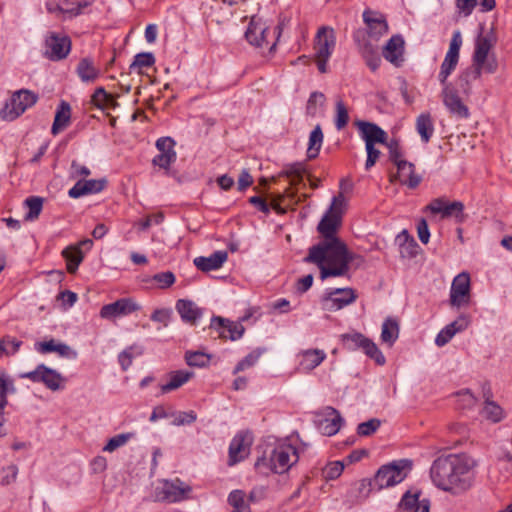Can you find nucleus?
Wrapping results in <instances>:
<instances>
[{"mask_svg":"<svg viewBox=\"0 0 512 512\" xmlns=\"http://www.w3.org/2000/svg\"><path fill=\"white\" fill-rule=\"evenodd\" d=\"M303 261L317 265L322 280L346 276L351 267L358 269L364 264V258L351 252L341 239L321 240L309 248Z\"/></svg>","mask_w":512,"mask_h":512,"instance_id":"obj_1","label":"nucleus"},{"mask_svg":"<svg viewBox=\"0 0 512 512\" xmlns=\"http://www.w3.org/2000/svg\"><path fill=\"white\" fill-rule=\"evenodd\" d=\"M475 466V460L468 455L450 454L434 460L430 476L436 487L459 496L473 486Z\"/></svg>","mask_w":512,"mask_h":512,"instance_id":"obj_2","label":"nucleus"},{"mask_svg":"<svg viewBox=\"0 0 512 512\" xmlns=\"http://www.w3.org/2000/svg\"><path fill=\"white\" fill-rule=\"evenodd\" d=\"M299 455L296 447L286 442H279L258 457L256 469L263 473L284 474L298 462Z\"/></svg>","mask_w":512,"mask_h":512,"instance_id":"obj_3","label":"nucleus"},{"mask_svg":"<svg viewBox=\"0 0 512 512\" xmlns=\"http://www.w3.org/2000/svg\"><path fill=\"white\" fill-rule=\"evenodd\" d=\"M346 206V199L339 193L332 199V203L318 223L317 230L323 237L322 240L340 239L336 232L341 226L342 214Z\"/></svg>","mask_w":512,"mask_h":512,"instance_id":"obj_4","label":"nucleus"},{"mask_svg":"<svg viewBox=\"0 0 512 512\" xmlns=\"http://www.w3.org/2000/svg\"><path fill=\"white\" fill-rule=\"evenodd\" d=\"M340 340L345 349L354 351L361 349L369 358L373 359L378 365H384L385 356L378 349L377 345L369 338L359 332H350L340 335Z\"/></svg>","mask_w":512,"mask_h":512,"instance_id":"obj_5","label":"nucleus"},{"mask_svg":"<svg viewBox=\"0 0 512 512\" xmlns=\"http://www.w3.org/2000/svg\"><path fill=\"white\" fill-rule=\"evenodd\" d=\"M38 100V96L26 89L16 91L9 102L0 110V118L5 121H13L32 107Z\"/></svg>","mask_w":512,"mask_h":512,"instance_id":"obj_6","label":"nucleus"},{"mask_svg":"<svg viewBox=\"0 0 512 512\" xmlns=\"http://www.w3.org/2000/svg\"><path fill=\"white\" fill-rule=\"evenodd\" d=\"M336 45V37L334 34V30L329 27H321L316 35V62L318 70L321 73H325L327 71V62L335 48Z\"/></svg>","mask_w":512,"mask_h":512,"instance_id":"obj_7","label":"nucleus"},{"mask_svg":"<svg viewBox=\"0 0 512 512\" xmlns=\"http://www.w3.org/2000/svg\"><path fill=\"white\" fill-rule=\"evenodd\" d=\"M20 378L29 379L34 383H42L52 391L62 389L65 382V378L59 372L44 364H39L33 371L21 373Z\"/></svg>","mask_w":512,"mask_h":512,"instance_id":"obj_8","label":"nucleus"},{"mask_svg":"<svg viewBox=\"0 0 512 512\" xmlns=\"http://www.w3.org/2000/svg\"><path fill=\"white\" fill-rule=\"evenodd\" d=\"M385 145L389 150V159L397 166V170L401 172L409 170V180H402V184L411 189L416 188L421 182V177L415 174L414 164L403 159V152L398 140L392 139L389 142L386 141Z\"/></svg>","mask_w":512,"mask_h":512,"instance_id":"obj_9","label":"nucleus"},{"mask_svg":"<svg viewBox=\"0 0 512 512\" xmlns=\"http://www.w3.org/2000/svg\"><path fill=\"white\" fill-rule=\"evenodd\" d=\"M462 45V37L460 31H455L453 33L452 39L450 41L449 49L445 55V58L440 66V71L438 74V80L442 86L451 85L449 83L448 77L455 70L458 61H459V52L460 47Z\"/></svg>","mask_w":512,"mask_h":512,"instance_id":"obj_10","label":"nucleus"},{"mask_svg":"<svg viewBox=\"0 0 512 512\" xmlns=\"http://www.w3.org/2000/svg\"><path fill=\"white\" fill-rule=\"evenodd\" d=\"M344 419L339 411L331 406L316 413L314 423L318 431L325 436L335 435L341 428Z\"/></svg>","mask_w":512,"mask_h":512,"instance_id":"obj_11","label":"nucleus"},{"mask_svg":"<svg viewBox=\"0 0 512 512\" xmlns=\"http://www.w3.org/2000/svg\"><path fill=\"white\" fill-rule=\"evenodd\" d=\"M425 210L433 215L440 214L443 219L454 217L458 222L464 220V204L461 201L450 202L445 197H438L431 200Z\"/></svg>","mask_w":512,"mask_h":512,"instance_id":"obj_12","label":"nucleus"},{"mask_svg":"<svg viewBox=\"0 0 512 512\" xmlns=\"http://www.w3.org/2000/svg\"><path fill=\"white\" fill-rule=\"evenodd\" d=\"M470 300V277L468 273L458 274L452 281L450 289V304L460 308L468 305Z\"/></svg>","mask_w":512,"mask_h":512,"instance_id":"obj_13","label":"nucleus"},{"mask_svg":"<svg viewBox=\"0 0 512 512\" xmlns=\"http://www.w3.org/2000/svg\"><path fill=\"white\" fill-rule=\"evenodd\" d=\"M405 478L403 468L397 464H389L382 466L376 473L374 486L379 491L383 488L394 486L402 482Z\"/></svg>","mask_w":512,"mask_h":512,"instance_id":"obj_14","label":"nucleus"},{"mask_svg":"<svg viewBox=\"0 0 512 512\" xmlns=\"http://www.w3.org/2000/svg\"><path fill=\"white\" fill-rule=\"evenodd\" d=\"M356 298V292L352 288H335L325 294L323 302L328 310H340L353 303Z\"/></svg>","mask_w":512,"mask_h":512,"instance_id":"obj_15","label":"nucleus"},{"mask_svg":"<svg viewBox=\"0 0 512 512\" xmlns=\"http://www.w3.org/2000/svg\"><path fill=\"white\" fill-rule=\"evenodd\" d=\"M441 97L444 106L451 115L461 119L469 117L470 113L468 107L462 102L452 85L442 86Z\"/></svg>","mask_w":512,"mask_h":512,"instance_id":"obj_16","label":"nucleus"},{"mask_svg":"<svg viewBox=\"0 0 512 512\" xmlns=\"http://www.w3.org/2000/svg\"><path fill=\"white\" fill-rule=\"evenodd\" d=\"M140 309V306L131 298H121L113 303L104 305L100 310V316L104 319H113L129 315Z\"/></svg>","mask_w":512,"mask_h":512,"instance_id":"obj_17","label":"nucleus"},{"mask_svg":"<svg viewBox=\"0 0 512 512\" xmlns=\"http://www.w3.org/2000/svg\"><path fill=\"white\" fill-rule=\"evenodd\" d=\"M48 50L46 54L53 61L62 60L67 57L71 49V41L67 36L59 37L51 33L45 40Z\"/></svg>","mask_w":512,"mask_h":512,"instance_id":"obj_18","label":"nucleus"},{"mask_svg":"<svg viewBox=\"0 0 512 512\" xmlns=\"http://www.w3.org/2000/svg\"><path fill=\"white\" fill-rule=\"evenodd\" d=\"M93 246V241L91 239H84L75 245H70L66 247L62 251V256L65 258L67 262V271L70 274H74L80 263L83 261L84 254L82 252V248L86 250H90Z\"/></svg>","mask_w":512,"mask_h":512,"instance_id":"obj_19","label":"nucleus"},{"mask_svg":"<svg viewBox=\"0 0 512 512\" xmlns=\"http://www.w3.org/2000/svg\"><path fill=\"white\" fill-rule=\"evenodd\" d=\"M191 491L189 486H185L180 480L165 481L158 493V498L170 503L178 502L186 498Z\"/></svg>","mask_w":512,"mask_h":512,"instance_id":"obj_20","label":"nucleus"},{"mask_svg":"<svg viewBox=\"0 0 512 512\" xmlns=\"http://www.w3.org/2000/svg\"><path fill=\"white\" fill-rule=\"evenodd\" d=\"M356 125L359 129L361 138L365 141V145H375L376 143L385 144L387 141V133L377 124L366 121H358Z\"/></svg>","mask_w":512,"mask_h":512,"instance_id":"obj_21","label":"nucleus"},{"mask_svg":"<svg viewBox=\"0 0 512 512\" xmlns=\"http://www.w3.org/2000/svg\"><path fill=\"white\" fill-rule=\"evenodd\" d=\"M35 349L40 354L57 353L60 357L74 360L78 357L77 351L72 349L69 345L57 342L54 339L48 341L37 342Z\"/></svg>","mask_w":512,"mask_h":512,"instance_id":"obj_22","label":"nucleus"},{"mask_svg":"<svg viewBox=\"0 0 512 512\" xmlns=\"http://www.w3.org/2000/svg\"><path fill=\"white\" fill-rule=\"evenodd\" d=\"M283 176H286L290 179L291 185H297L301 183L304 179V177L307 175V178L310 182L311 188L315 189L319 186L320 180L313 177L310 174H307L306 167L303 163L296 162L292 164H288L284 167L281 174Z\"/></svg>","mask_w":512,"mask_h":512,"instance_id":"obj_23","label":"nucleus"},{"mask_svg":"<svg viewBox=\"0 0 512 512\" xmlns=\"http://www.w3.org/2000/svg\"><path fill=\"white\" fill-rule=\"evenodd\" d=\"M404 44L405 42L401 35L392 36L384 46L383 57L396 67H399L404 60Z\"/></svg>","mask_w":512,"mask_h":512,"instance_id":"obj_24","label":"nucleus"},{"mask_svg":"<svg viewBox=\"0 0 512 512\" xmlns=\"http://www.w3.org/2000/svg\"><path fill=\"white\" fill-rule=\"evenodd\" d=\"M267 32L268 28L265 23H263L261 19H256L253 17L245 32V37L251 45L256 47H263L269 43L266 39Z\"/></svg>","mask_w":512,"mask_h":512,"instance_id":"obj_25","label":"nucleus"},{"mask_svg":"<svg viewBox=\"0 0 512 512\" xmlns=\"http://www.w3.org/2000/svg\"><path fill=\"white\" fill-rule=\"evenodd\" d=\"M251 440L243 434H237L229 445V465H234L247 457Z\"/></svg>","mask_w":512,"mask_h":512,"instance_id":"obj_26","label":"nucleus"},{"mask_svg":"<svg viewBox=\"0 0 512 512\" xmlns=\"http://www.w3.org/2000/svg\"><path fill=\"white\" fill-rule=\"evenodd\" d=\"M106 185L105 179L79 180L69 191L71 198H79L88 194L101 192Z\"/></svg>","mask_w":512,"mask_h":512,"instance_id":"obj_27","label":"nucleus"},{"mask_svg":"<svg viewBox=\"0 0 512 512\" xmlns=\"http://www.w3.org/2000/svg\"><path fill=\"white\" fill-rule=\"evenodd\" d=\"M228 258L226 251H215L208 257L199 256L193 260L194 265L202 272L217 270L222 267Z\"/></svg>","mask_w":512,"mask_h":512,"instance_id":"obj_28","label":"nucleus"},{"mask_svg":"<svg viewBox=\"0 0 512 512\" xmlns=\"http://www.w3.org/2000/svg\"><path fill=\"white\" fill-rule=\"evenodd\" d=\"M496 42V36L491 29L487 34H480L476 40L473 63H482L489 56V51Z\"/></svg>","mask_w":512,"mask_h":512,"instance_id":"obj_29","label":"nucleus"},{"mask_svg":"<svg viewBox=\"0 0 512 512\" xmlns=\"http://www.w3.org/2000/svg\"><path fill=\"white\" fill-rule=\"evenodd\" d=\"M299 357L298 369L302 372H310L326 359V353L320 349H308L302 351Z\"/></svg>","mask_w":512,"mask_h":512,"instance_id":"obj_30","label":"nucleus"},{"mask_svg":"<svg viewBox=\"0 0 512 512\" xmlns=\"http://www.w3.org/2000/svg\"><path fill=\"white\" fill-rule=\"evenodd\" d=\"M363 21L368 26L371 36L378 38L388 32L386 20L373 11L365 10L363 13Z\"/></svg>","mask_w":512,"mask_h":512,"instance_id":"obj_31","label":"nucleus"},{"mask_svg":"<svg viewBox=\"0 0 512 512\" xmlns=\"http://www.w3.org/2000/svg\"><path fill=\"white\" fill-rule=\"evenodd\" d=\"M175 308L181 319L190 324L196 323L202 316V310L191 300L179 299Z\"/></svg>","mask_w":512,"mask_h":512,"instance_id":"obj_32","label":"nucleus"},{"mask_svg":"<svg viewBox=\"0 0 512 512\" xmlns=\"http://www.w3.org/2000/svg\"><path fill=\"white\" fill-rule=\"evenodd\" d=\"M193 372L186 370H177L169 373V381L161 385V393L166 394L173 390L178 389L185 383H187L192 377Z\"/></svg>","mask_w":512,"mask_h":512,"instance_id":"obj_33","label":"nucleus"},{"mask_svg":"<svg viewBox=\"0 0 512 512\" xmlns=\"http://www.w3.org/2000/svg\"><path fill=\"white\" fill-rule=\"evenodd\" d=\"M399 243V252L403 258H413L417 254L419 248L417 242L409 235L407 230L400 232L396 238Z\"/></svg>","mask_w":512,"mask_h":512,"instance_id":"obj_34","label":"nucleus"},{"mask_svg":"<svg viewBox=\"0 0 512 512\" xmlns=\"http://www.w3.org/2000/svg\"><path fill=\"white\" fill-rule=\"evenodd\" d=\"M71 108L70 105L62 101L56 111L54 122L52 124L51 133L57 135L60 131L67 127L70 122Z\"/></svg>","mask_w":512,"mask_h":512,"instance_id":"obj_35","label":"nucleus"},{"mask_svg":"<svg viewBox=\"0 0 512 512\" xmlns=\"http://www.w3.org/2000/svg\"><path fill=\"white\" fill-rule=\"evenodd\" d=\"M415 126L422 142L428 143L434 133V123L430 113H421L416 118Z\"/></svg>","mask_w":512,"mask_h":512,"instance_id":"obj_36","label":"nucleus"},{"mask_svg":"<svg viewBox=\"0 0 512 512\" xmlns=\"http://www.w3.org/2000/svg\"><path fill=\"white\" fill-rule=\"evenodd\" d=\"M420 495H421V492L418 490H416L415 492L408 490L402 496V498L398 504V509L403 512L404 511L417 512L418 508L420 507L421 504H423L425 501H429V499H427V498L419 499Z\"/></svg>","mask_w":512,"mask_h":512,"instance_id":"obj_37","label":"nucleus"},{"mask_svg":"<svg viewBox=\"0 0 512 512\" xmlns=\"http://www.w3.org/2000/svg\"><path fill=\"white\" fill-rule=\"evenodd\" d=\"M381 341L392 347L399 337V324L394 318H387L382 324Z\"/></svg>","mask_w":512,"mask_h":512,"instance_id":"obj_38","label":"nucleus"},{"mask_svg":"<svg viewBox=\"0 0 512 512\" xmlns=\"http://www.w3.org/2000/svg\"><path fill=\"white\" fill-rule=\"evenodd\" d=\"M77 74L83 82H93L99 76V70L93 65V62L88 59H82L77 66Z\"/></svg>","mask_w":512,"mask_h":512,"instance_id":"obj_39","label":"nucleus"},{"mask_svg":"<svg viewBox=\"0 0 512 512\" xmlns=\"http://www.w3.org/2000/svg\"><path fill=\"white\" fill-rule=\"evenodd\" d=\"M360 53L364 58L367 66L372 70L376 71L381 63V58L377 52V49L370 43L366 42L360 47Z\"/></svg>","mask_w":512,"mask_h":512,"instance_id":"obj_40","label":"nucleus"},{"mask_svg":"<svg viewBox=\"0 0 512 512\" xmlns=\"http://www.w3.org/2000/svg\"><path fill=\"white\" fill-rule=\"evenodd\" d=\"M323 143V132L320 125H317L309 136V143L307 149V156L309 159H314L318 156Z\"/></svg>","mask_w":512,"mask_h":512,"instance_id":"obj_41","label":"nucleus"},{"mask_svg":"<svg viewBox=\"0 0 512 512\" xmlns=\"http://www.w3.org/2000/svg\"><path fill=\"white\" fill-rule=\"evenodd\" d=\"M228 503L233 507V510L242 512H251L249 505L246 502V494L242 490H233L228 496Z\"/></svg>","mask_w":512,"mask_h":512,"instance_id":"obj_42","label":"nucleus"},{"mask_svg":"<svg viewBox=\"0 0 512 512\" xmlns=\"http://www.w3.org/2000/svg\"><path fill=\"white\" fill-rule=\"evenodd\" d=\"M481 76L480 69L477 66L470 67L463 71L459 76V85L465 93L470 89V82L478 79Z\"/></svg>","mask_w":512,"mask_h":512,"instance_id":"obj_43","label":"nucleus"},{"mask_svg":"<svg viewBox=\"0 0 512 512\" xmlns=\"http://www.w3.org/2000/svg\"><path fill=\"white\" fill-rule=\"evenodd\" d=\"M25 204L29 209L28 213L25 216V219L32 221L38 218L39 214L42 211L43 199L41 197L31 196L25 200Z\"/></svg>","mask_w":512,"mask_h":512,"instance_id":"obj_44","label":"nucleus"},{"mask_svg":"<svg viewBox=\"0 0 512 512\" xmlns=\"http://www.w3.org/2000/svg\"><path fill=\"white\" fill-rule=\"evenodd\" d=\"M457 407L461 410H468L475 406L477 399L470 390L465 389L456 393Z\"/></svg>","mask_w":512,"mask_h":512,"instance_id":"obj_45","label":"nucleus"},{"mask_svg":"<svg viewBox=\"0 0 512 512\" xmlns=\"http://www.w3.org/2000/svg\"><path fill=\"white\" fill-rule=\"evenodd\" d=\"M92 102L97 107H104L105 105L115 107L117 105V102L114 99V97L108 94L102 87H99L95 90L94 94L92 95Z\"/></svg>","mask_w":512,"mask_h":512,"instance_id":"obj_46","label":"nucleus"},{"mask_svg":"<svg viewBox=\"0 0 512 512\" xmlns=\"http://www.w3.org/2000/svg\"><path fill=\"white\" fill-rule=\"evenodd\" d=\"M155 57L151 52L138 53L134 57V61L130 64V70L148 68L154 65Z\"/></svg>","mask_w":512,"mask_h":512,"instance_id":"obj_47","label":"nucleus"},{"mask_svg":"<svg viewBox=\"0 0 512 512\" xmlns=\"http://www.w3.org/2000/svg\"><path fill=\"white\" fill-rule=\"evenodd\" d=\"M175 275L171 271L156 273L152 276L151 281L155 283L159 289H167L175 283Z\"/></svg>","mask_w":512,"mask_h":512,"instance_id":"obj_48","label":"nucleus"},{"mask_svg":"<svg viewBox=\"0 0 512 512\" xmlns=\"http://www.w3.org/2000/svg\"><path fill=\"white\" fill-rule=\"evenodd\" d=\"M262 351L260 349L254 350L249 353L246 357H244L238 364L235 366L233 370V374H238L241 371H244L252 366H254L259 360Z\"/></svg>","mask_w":512,"mask_h":512,"instance_id":"obj_49","label":"nucleus"},{"mask_svg":"<svg viewBox=\"0 0 512 512\" xmlns=\"http://www.w3.org/2000/svg\"><path fill=\"white\" fill-rule=\"evenodd\" d=\"M482 413L486 419L495 423L503 419V409L494 401L485 403Z\"/></svg>","mask_w":512,"mask_h":512,"instance_id":"obj_50","label":"nucleus"},{"mask_svg":"<svg viewBox=\"0 0 512 512\" xmlns=\"http://www.w3.org/2000/svg\"><path fill=\"white\" fill-rule=\"evenodd\" d=\"M133 436V433H121L115 435L108 440L107 444L103 448V451L111 453L119 447L124 446Z\"/></svg>","mask_w":512,"mask_h":512,"instance_id":"obj_51","label":"nucleus"},{"mask_svg":"<svg viewBox=\"0 0 512 512\" xmlns=\"http://www.w3.org/2000/svg\"><path fill=\"white\" fill-rule=\"evenodd\" d=\"M228 324H230L229 319L220 316H214L211 319L210 328L217 333L219 338L227 339Z\"/></svg>","mask_w":512,"mask_h":512,"instance_id":"obj_52","label":"nucleus"},{"mask_svg":"<svg viewBox=\"0 0 512 512\" xmlns=\"http://www.w3.org/2000/svg\"><path fill=\"white\" fill-rule=\"evenodd\" d=\"M171 415L173 417L172 425L174 426H182V425H189L196 421L197 414L190 410L187 412H171Z\"/></svg>","mask_w":512,"mask_h":512,"instance_id":"obj_53","label":"nucleus"},{"mask_svg":"<svg viewBox=\"0 0 512 512\" xmlns=\"http://www.w3.org/2000/svg\"><path fill=\"white\" fill-rule=\"evenodd\" d=\"M349 121L348 109L343 103V101L339 100L336 102V116H335V126L337 130H342Z\"/></svg>","mask_w":512,"mask_h":512,"instance_id":"obj_54","label":"nucleus"},{"mask_svg":"<svg viewBox=\"0 0 512 512\" xmlns=\"http://www.w3.org/2000/svg\"><path fill=\"white\" fill-rule=\"evenodd\" d=\"M325 102V96L321 92H312L307 101L306 113L310 116H315L317 113V105L323 106Z\"/></svg>","mask_w":512,"mask_h":512,"instance_id":"obj_55","label":"nucleus"},{"mask_svg":"<svg viewBox=\"0 0 512 512\" xmlns=\"http://www.w3.org/2000/svg\"><path fill=\"white\" fill-rule=\"evenodd\" d=\"M381 421L377 418H372L366 422H362L357 427V434L359 436H370L374 434L380 427Z\"/></svg>","mask_w":512,"mask_h":512,"instance_id":"obj_56","label":"nucleus"},{"mask_svg":"<svg viewBox=\"0 0 512 512\" xmlns=\"http://www.w3.org/2000/svg\"><path fill=\"white\" fill-rule=\"evenodd\" d=\"M15 387L11 379L4 374L0 375V404L7 405V394L14 393Z\"/></svg>","mask_w":512,"mask_h":512,"instance_id":"obj_57","label":"nucleus"},{"mask_svg":"<svg viewBox=\"0 0 512 512\" xmlns=\"http://www.w3.org/2000/svg\"><path fill=\"white\" fill-rule=\"evenodd\" d=\"M344 469V465L340 461H334L328 463L323 469V476L327 480H333L338 478Z\"/></svg>","mask_w":512,"mask_h":512,"instance_id":"obj_58","label":"nucleus"},{"mask_svg":"<svg viewBox=\"0 0 512 512\" xmlns=\"http://www.w3.org/2000/svg\"><path fill=\"white\" fill-rule=\"evenodd\" d=\"M185 360L189 366L203 367L208 363L209 357L203 352H187Z\"/></svg>","mask_w":512,"mask_h":512,"instance_id":"obj_59","label":"nucleus"},{"mask_svg":"<svg viewBox=\"0 0 512 512\" xmlns=\"http://www.w3.org/2000/svg\"><path fill=\"white\" fill-rule=\"evenodd\" d=\"M176 158V153H159L153 158L152 163L153 165L159 166L160 168L168 169L170 165L176 161Z\"/></svg>","mask_w":512,"mask_h":512,"instance_id":"obj_60","label":"nucleus"},{"mask_svg":"<svg viewBox=\"0 0 512 512\" xmlns=\"http://www.w3.org/2000/svg\"><path fill=\"white\" fill-rule=\"evenodd\" d=\"M474 66H477L480 69V72H486L489 74H493L497 71L498 62L494 56H488L486 60L482 63H473Z\"/></svg>","mask_w":512,"mask_h":512,"instance_id":"obj_61","label":"nucleus"},{"mask_svg":"<svg viewBox=\"0 0 512 512\" xmlns=\"http://www.w3.org/2000/svg\"><path fill=\"white\" fill-rule=\"evenodd\" d=\"M171 316L172 311L170 309H156L151 315V320L154 322H159L163 324L164 327H167Z\"/></svg>","mask_w":512,"mask_h":512,"instance_id":"obj_62","label":"nucleus"},{"mask_svg":"<svg viewBox=\"0 0 512 512\" xmlns=\"http://www.w3.org/2000/svg\"><path fill=\"white\" fill-rule=\"evenodd\" d=\"M174 146L175 141L171 137H161L156 141V147L160 153H176Z\"/></svg>","mask_w":512,"mask_h":512,"instance_id":"obj_63","label":"nucleus"},{"mask_svg":"<svg viewBox=\"0 0 512 512\" xmlns=\"http://www.w3.org/2000/svg\"><path fill=\"white\" fill-rule=\"evenodd\" d=\"M365 149L367 152V159L365 162V169L369 170L371 169L375 163L377 162L378 158L380 157V151L375 148V145H365Z\"/></svg>","mask_w":512,"mask_h":512,"instance_id":"obj_64","label":"nucleus"}]
</instances>
